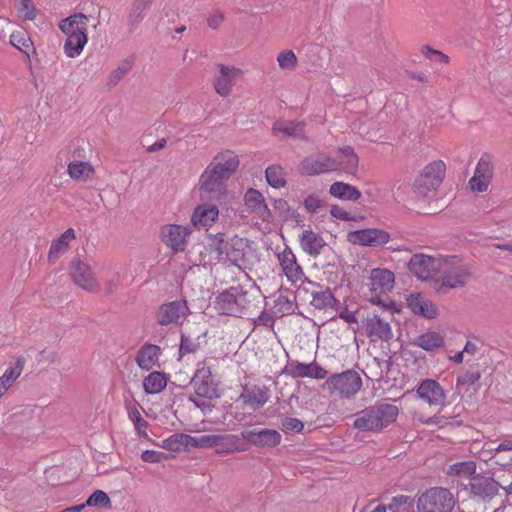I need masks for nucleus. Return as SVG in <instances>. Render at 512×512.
<instances>
[{
  "instance_id": "obj_1",
  "label": "nucleus",
  "mask_w": 512,
  "mask_h": 512,
  "mask_svg": "<svg viewBox=\"0 0 512 512\" xmlns=\"http://www.w3.org/2000/svg\"><path fill=\"white\" fill-rule=\"evenodd\" d=\"M399 409L393 404L374 405L356 414L354 428L365 432H380L395 422Z\"/></svg>"
},
{
  "instance_id": "obj_2",
  "label": "nucleus",
  "mask_w": 512,
  "mask_h": 512,
  "mask_svg": "<svg viewBox=\"0 0 512 512\" xmlns=\"http://www.w3.org/2000/svg\"><path fill=\"white\" fill-rule=\"evenodd\" d=\"M440 273L441 278L435 281V290L441 294L463 287L470 278L468 267L456 257L443 259Z\"/></svg>"
},
{
  "instance_id": "obj_3",
  "label": "nucleus",
  "mask_w": 512,
  "mask_h": 512,
  "mask_svg": "<svg viewBox=\"0 0 512 512\" xmlns=\"http://www.w3.org/2000/svg\"><path fill=\"white\" fill-rule=\"evenodd\" d=\"M238 162L209 165L201 176V189L211 198H218L226 191L225 182L236 169Z\"/></svg>"
},
{
  "instance_id": "obj_4",
  "label": "nucleus",
  "mask_w": 512,
  "mask_h": 512,
  "mask_svg": "<svg viewBox=\"0 0 512 512\" xmlns=\"http://www.w3.org/2000/svg\"><path fill=\"white\" fill-rule=\"evenodd\" d=\"M456 501L447 488L432 487L424 491L417 500L418 512H452Z\"/></svg>"
},
{
  "instance_id": "obj_5",
  "label": "nucleus",
  "mask_w": 512,
  "mask_h": 512,
  "mask_svg": "<svg viewBox=\"0 0 512 512\" xmlns=\"http://www.w3.org/2000/svg\"><path fill=\"white\" fill-rule=\"evenodd\" d=\"M446 172L444 162H429L414 182L415 192L423 197H433Z\"/></svg>"
},
{
  "instance_id": "obj_6",
  "label": "nucleus",
  "mask_w": 512,
  "mask_h": 512,
  "mask_svg": "<svg viewBox=\"0 0 512 512\" xmlns=\"http://www.w3.org/2000/svg\"><path fill=\"white\" fill-rule=\"evenodd\" d=\"M246 304V293L240 286H233L217 295L214 308L219 314L240 317L244 313Z\"/></svg>"
},
{
  "instance_id": "obj_7",
  "label": "nucleus",
  "mask_w": 512,
  "mask_h": 512,
  "mask_svg": "<svg viewBox=\"0 0 512 512\" xmlns=\"http://www.w3.org/2000/svg\"><path fill=\"white\" fill-rule=\"evenodd\" d=\"M325 385L331 394L349 399L360 391L362 379L356 371L347 370L328 377Z\"/></svg>"
},
{
  "instance_id": "obj_8",
  "label": "nucleus",
  "mask_w": 512,
  "mask_h": 512,
  "mask_svg": "<svg viewBox=\"0 0 512 512\" xmlns=\"http://www.w3.org/2000/svg\"><path fill=\"white\" fill-rule=\"evenodd\" d=\"M395 284L394 273L387 269L374 268L369 276L370 302L385 306L384 297L392 291Z\"/></svg>"
},
{
  "instance_id": "obj_9",
  "label": "nucleus",
  "mask_w": 512,
  "mask_h": 512,
  "mask_svg": "<svg viewBox=\"0 0 512 512\" xmlns=\"http://www.w3.org/2000/svg\"><path fill=\"white\" fill-rule=\"evenodd\" d=\"M443 259L434 258L426 254H415L411 257L409 271L421 281L434 279L441 270Z\"/></svg>"
},
{
  "instance_id": "obj_10",
  "label": "nucleus",
  "mask_w": 512,
  "mask_h": 512,
  "mask_svg": "<svg viewBox=\"0 0 512 512\" xmlns=\"http://www.w3.org/2000/svg\"><path fill=\"white\" fill-rule=\"evenodd\" d=\"M190 313L185 300L163 303L157 311V322L161 326L181 325Z\"/></svg>"
},
{
  "instance_id": "obj_11",
  "label": "nucleus",
  "mask_w": 512,
  "mask_h": 512,
  "mask_svg": "<svg viewBox=\"0 0 512 512\" xmlns=\"http://www.w3.org/2000/svg\"><path fill=\"white\" fill-rule=\"evenodd\" d=\"M225 255L234 266L241 270L249 269L256 258L248 242L242 238L233 239Z\"/></svg>"
},
{
  "instance_id": "obj_12",
  "label": "nucleus",
  "mask_w": 512,
  "mask_h": 512,
  "mask_svg": "<svg viewBox=\"0 0 512 512\" xmlns=\"http://www.w3.org/2000/svg\"><path fill=\"white\" fill-rule=\"evenodd\" d=\"M417 396L430 407H445L447 405V392L434 379L422 380L416 388Z\"/></svg>"
},
{
  "instance_id": "obj_13",
  "label": "nucleus",
  "mask_w": 512,
  "mask_h": 512,
  "mask_svg": "<svg viewBox=\"0 0 512 512\" xmlns=\"http://www.w3.org/2000/svg\"><path fill=\"white\" fill-rule=\"evenodd\" d=\"M191 385L197 396L213 399L218 397L216 385L212 379L211 368L205 363H199L191 379Z\"/></svg>"
},
{
  "instance_id": "obj_14",
  "label": "nucleus",
  "mask_w": 512,
  "mask_h": 512,
  "mask_svg": "<svg viewBox=\"0 0 512 512\" xmlns=\"http://www.w3.org/2000/svg\"><path fill=\"white\" fill-rule=\"evenodd\" d=\"M243 201L246 211L254 218L267 223L272 221V212L260 191L249 188L244 194Z\"/></svg>"
},
{
  "instance_id": "obj_15",
  "label": "nucleus",
  "mask_w": 512,
  "mask_h": 512,
  "mask_svg": "<svg viewBox=\"0 0 512 512\" xmlns=\"http://www.w3.org/2000/svg\"><path fill=\"white\" fill-rule=\"evenodd\" d=\"M282 374L293 378H311L322 380L327 376V371L316 361L302 363L297 360L288 361L282 370Z\"/></svg>"
},
{
  "instance_id": "obj_16",
  "label": "nucleus",
  "mask_w": 512,
  "mask_h": 512,
  "mask_svg": "<svg viewBox=\"0 0 512 512\" xmlns=\"http://www.w3.org/2000/svg\"><path fill=\"white\" fill-rule=\"evenodd\" d=\"M71 265L72 279L78 287L92 293H96L100 290V283L95 278L89 264L80 259H73Z\"/></svg>"
},
{
  "instance_id": "obj_17",
  "label": "nucleus",
  "mask_w": 512,
  "mask_h": 512,
  "mask_svg": "<svg viewBox=\"0 0 512 512\" xmlns=\"http://www.w3.org/2000/svg\"><path fill=\"white\" fill-rule=\"evenodd\" d=\"M363 329L370 342H388L393 337L390 323L376 314L363 321Z\"/></svg>"
},
{
  "instance_id": "obj_18",
  "label": "nucleus",
  "mask_w": 512,
  "mask_h": 512,
  "mask_svg": "<svg viewBox=\"0 0 512 512\" xmlns=\"http://www.w3.org/2000/svg\"><path fill=\"white\" fill-rule=\"evenodd\" d=\"M301 171L303 174L308 176L333 171H342L349 175H355L357 171V162H305Z\"/></svg>"
},
{
  "instance_id": "obj_19",
  "label": "nucleus",
  "mask_w": 512,
  "mask_h": 512,
  "mask_svg": "<svg viewBox=\"0 0 512 512\" xmlns=\"http://www.w3.org/2000/svg\"><path fill=\"white\" fill-rule=\"evenodd\" d=\"M277 260L281 267L282 274L286 277L288 282L295 284L303 279L304 271L298 264L296 255L291 248L286 246L282 251L278 252Z\"/></svg>"
},
{
  "instance_id": "obj_20",
  "label": "nucleus",
  "mask_w": 512,
  "mask_h": 512,
  "mask_svg": "<svg viewBox=\"0 0 512 512\" xmlns=\"http://www.w3.org/2000/svg\"><path fill=\"white\" fill-rule=\"evenodd\" d=\"M189 234L190 229L187 226L178 224H168L161 229L163 242L175 253L185 250Z\"/></svg>"
},
{
  "instance_id": "obj_21",
  "label": "nucleus",
  "mask_w": 512,
  "mask_h": 512,
  "mask_svg": "<svg viewBox=\"0 0 512 512\" xmlns=\"http://www.w3.org/2000/svg\"><path fill=\"white\" fill-rule=\"evenodd\" d=\"M390 236L387 232L369 228L352 231L348 234V240L352 244L363 246H378L388 243Z\"/></svg>"
},
{
  "instance_id": "obj_22",
  "label": "nucleus",
  "mask_w": 512,
  "mask_h": 512,
  "mask_svg": "<svg viewBox=\"0 0 512 512\" xmlns=\"http://www.w3.org/2000/svg\"><path fill=\"white\" fill-rule=\"evenodd\" d=\"M241 438L258 447H276L281 442V435L274 429L243 430Z\"/></svg>"
},
{
  "instance_id": "obj_23",
  "label": "nucleus",
  "mask_w": 512,
  "mask_h": 512,
  "mask_svg": "<svg viewBox=\"0 0 512 512\" xmlns=\"http://www.w3.org/2000/svg\"><path fill=\"white\" fill-rule=\"evenodd\" d=\"M218 73L214 79V88L216 92L226 97L230 95L232 87L237 77L241 74V70L234 66L217 65Z\"/></svg>"
},
{
  "instance_id": "obj_24",
  "label": "nucleus",
  "mask_w": 512,
  "mask_h": 512,
  "mask_svg": "<svg viewBox=\"0 0 512 512\" xmlns=\"http://www.w3.org/2000/svg\"><path fill=\"white\" fill-rule=\"evenodd\" d=\"M493 170L491 162H478L468 181L470 190L476 193L487 191L493 178Z\"/></svg>"
},
{
  "instance_id": "obj_25",
  "label": "nucleus",
  "mask_w": 512,
  "mask_h": 512,
  "mask_svg": "<svg viewBox=\"0 0 512 512\" xmlns=\"http://www.w3.org/2000/svg\"><path fill=\"white\" fill-rule=\"evenodd\" d=\"M407 305L415 315L428 319H434L438 315V309L433 301L421 293L410 294L407 297Z\"/></svg>"
},
{
  "instance_id": "obj_26",
  "label": "nucleus",
  "mask_w": 512,
  "mask_h": 512,
  "mask_svg": "<svg viewBox=\"0 0 512 512\" xmlns=\"http://www.w3.org/2000/svg\"><path fill=\"white\" fill-rule=\"evenodd\" d=\"M500 485L493 478L474 476L470 480L471 493L483 500L492 499L499 492Z\"/></svg>"
},
{
  "instance_id": "obj_27",
  "label": "nucleus",
  "mask_w": 512,
  "mask_h": 512,
  "mask_svg": "<svg viewBox=\"0 0 512 512\" xmlns=\"http://www.w3.org/2000/svg\"><path fill=\"white\" fill-rule=\"evenodd\" d=\"M219 217V210L216 205L213 204H201L198 205L191 216V222L194 227L208 228L213 225V223Z\"/></svg>"
},
{
  "instance_id": "obj_28",
  "label": "nucleus",
  "mask_w": 512,
  "mask_h": 512,
  "mask_svg": "<svg viewBox=\"0 0 512 512\" xmlns=\"http://www.w3.org/2000/svg\"><path fill=\"white\" fill-rule=\"evenodd\" d=\"M88 27V17L83 13H75L62 19L58 28L67 37L77 36L86 33Z\"/></svg>"
},
{
  "instance_id": "obj_29",
  "label": "nucleus",
  "mask_w": 512,
  "mask_h": 512,
  "mask_svg": "<svg viewBox=\"0 0 512 512\" xmlns=\"http://www.w3.org/2000/svg\"><path fill=\"white\" fill-rule=\"evenodd\" d=\"M161 348L154 344H145L136 354L135 361L142 370H151L158 366Z\"/></svg>"
},
{
  "instance_id": "obj_30",
  "label": "nucleus",
  "mask_w": 512,
  "mask_h": 512,
  "mask_svg": "<svg viewBox=\"0 0 512 512\" xmlns=\"http://www.w3.org/2000/svg\"><path fill=\"white\" fill-rule=\"evenodd\" d=\"M304 127L303 122L278 120L273 125V131L280 139H303L305 137Z\"/></svg>"
},
{
  "instance_id": "obj_31",
  "label": "nucleus",
  "mask_w": 512,
  "mask_h": 512,
  "mask_svg": "<svg viewBox=\"0 0 512 512\" xmlns=\"http://www.w3.org/2000/svg\"><path fill=\"white\" fill-rule=\"evenodd\" d=\"M299 243L302 250L310 256H318L326 245L324 239L311 229L302 231Z\"/></svg>"
},
{
  "instance_id": "obj_32",
  "label": "nucleus",
  "mask_w": 512,
  "mask_h": 512,
  "mask_svg": "<svg viewBox=\"0 0 512 512\" xmlns=\"http://www.w3.org/2000/svg\"><path fill=\"white\" fill-rule=\"evenodd\" d=\"M25 359L22 356L13 358L0 376V382L11 388L24 370Z\"/></svg>"
},
{
  "instance_id": "obj_33",
  "label": "nucleus",
  "mask_w": 512,
  "mask_h": 512,
  "mask_svg": "<svg viewBox=\"0 0 512 512\" xmlns=\"http://www.w3.org/2000/svg\"><path fill=\"white\" fill-rule=\"evenodd\" d=\"M75 238V231L72 228L64 231L57 239H55L49 250V261H54L64 253L67 252L69 248V243Z\"/></svg>"
},
{
  "instance_id": "obj_34",
  "label": "nucleus",
  "mask_w": 512,
  "mask_h": 512,
  "mask_svg": "<svg viewBox=\"0 0 512 512\" xmlns=\"http://www.w3.org/2000/svg\"><path fill=\"white\" fill-rule=\"evenodd\" d=\"M331 196L343 200L355 202L361 197V192L357 187L343 182H335L329 188Z\"/></svg>"
},
{
  "instance_id": "obj_35",
  "label": "nucleus",
  "mask_w": 512,
  "mask_h": 512,
  "mask_svg": "<svg viewBox=\"0 0 512 512\" xmlns=\"http://www.w3.org/2000/svg\"><path fill=\"white\" fill-rule=\"evenodd\" d=\"M67 172L74 181L86 182L93 177L94 168L90 162H69Z\"/></svg>"
},
{
  "instance_id": "obj_36",
  "label": "nucleus",
  "mask_w": 512,
  "mask_h": 512,
  "mask_svg": "<svg viewBox=\"0 0 512 512\" xmlns=\"http://www.w3.org/2000/svg\"><path fill=\"white\" fill-rule=\"evenodd\" d=\"M167 379L158 371H153L143 379V389L146 394H158L165 389Z\"/></svg>"
},
{
  "instance_id": "obj_37",
  "label": "nucleus",
  "mask_w": 512,
  "mask_h": 512,
  "mask_svg": "<svg viewBox=\"0 0 512 512\" xmlns=\"http://www.w3.org/2000/svg\"><path fill=\"white\" fill-rule=\"evenodd\" d=\"M87 42H88L87 33L77 35V36L74 35L72 37H67V39L64 43V46H63L65 55L68 58L78 57L82 53Z\"/></svg>"
},
{
  "instance_id": "obj_38",
  "label": "nucleus",
  "mask_w": 512,
  "mask_h": 512,
  "mask_svg": "<svg viewBox=\"0 0 512 512\" xmlns=\"http://www.w3.org/2000/svg\"><path fill=\"white\" fill-rule=\"evenodd\" d=\"M243 402L253 409L263 406L269 399L268 391L263 387H254L242 395Z\"/></svg>"
},
{
  "instance_id": "obj_39",
  "label": "nucleus",
  "mask_w": 512,
  "mask_h": 512,
  "mask_svg": "<svg viewBox=\"0 0 512 512\" xmlns=\"http://www.w3.org/2000/svg\"><path fill=\"white\" fill-rule=\"evenodd\" d=\"M311 305L319 310L332 308L336 299L331 291L327 289L313 290L311 292Z\"/></svg>"
},
{
  "instance_id": "obj_40",
  "label": "nucleus",
  "mask_w": 512,
  "mask_h": 512,
  "mask_svg": "<svg viewBox=\"0 0 512 512\" xmlns=\"http://www.w3.org/2000/svg\"><path fill=\"white\" fill-rule=\"evenodd\" d=\"M223 438H228L223 440L217 449L216 453L221 455L233 454L236 452H244L247 450V447L241 443L240 437L235 434H224Z\"/></svg>"
},
{
  "instance_id": "obj_41",
  "label": "nucleus",
  "mask_w": 512,
  "mask_h": 512,
  "mask_svg": "<svg viewBox=\"0 0 512 512\" xmlns=\"http://www.w3.org/2000/svg\"><path fill=\"white\" fill-rule=\"evenodd\" d=\"M149 7V5H147L145 2H142L141 0H134L127 21L130 33L138 28L139 24L144 19V12Z\"/></svg>"
},
{
  "instance_id": "obj_42",
  "label": "nucleus",
  "mask_w": 512,
  "mask_h": 512,
  "mask_svg": "<svg viewBox=\"0 0 512 512\" xmlns=\"http://www.w3.org/2000/svg\"><path fill=\"white\" fill-rule=\"evenodd\" d=\"M86 153V142L84 140L76 139L71 141L66 149L59 152L58 158L74 160L83 159L87 157Z\"/></svg>"
},
{
  "instance_id": "obj_43",
  "label": "nucleus",
  "mask_w": 512,
  "mask_h": 512,
  "mask_svg": "<svg viewBox=\"0 0 512 512\" xmlns=\"http://www.w3.org/2000/svg\"><path fill=\"white\" fill-rule=\"evenodd\" d=\"M476 463L473 460H467L462 462H457L450 465L447 469V475L456 476L459 478H470L476 473Z\"/></svg>"
},
{
  "instance_id": "obj_44",
  "label": "nucleus",
  "mask_w": 512,
  "mask_h": 512,
  "mask_svg": "<svg viewBox=\"0 0 512 512\" xmlns=\"http://www.w3.org/2000/svg\"><path fill=\"white\" fill-rule=\"evenodd\" d=\"M444 343L443 337L437 332H427L420 335L414 344L426 351L440 348Z\"/></svg>"
},
{
  "instance_id": "obj_45",
  "label": "nucleus",
  "mask_w": 512,
  "mask_h": 512,
  "mask_svg": "<svg viewBox=\"0 0 512 512\" xmlns=\"http://www.w3.org/2000/svg\"><path fill=\"white\" fill-rule=\"evenodd\" d=\"M267 183L275 189H280L286 185V178L283 168L280 165L273 164L265 171Z\"/></svg>"
},
{
  "instance_id": "obj_46",
  "label": "nucleus",
  "mask_w": 512,
  "mask_h": 512,
  "mask_svg": "<svg viewBox=\"0 0 512 512\" xmlns=\"http://www.w3.org/2000/svg\"><path fill=\"white\" fill-rule=\"evenodd\" d=\"M141 145L146 152L154 153L169 148L173 145V142L169 138L161 137L152 141L151 134L143 135L141 137Z\"/></svg>"
},
{
  "instance_id": "obj_47",
  "label": "nucleus",
  "mask_w": 512,
  "mask_h": 512,
  "mask_svg": "<svg viewBox=\"0 0 512 512\" xmlns=\"http://www.w3.org/2000/svg\"><path fill=\"white\" fill-rule=\"evenodd\" d=\"M134 61L132 58H126L122 60L116 69H114L107 79V84L110 87L116 86L124 76L132 69Z\"/></svg>"
},
{
  "instance_id": "obj_48",
  "label": "nucleus",
  "mask_w": 512,
  "mask_h": 512,
  "mask_svg": "<svg viewBox=\"0 0 512 512\" xmlns=\"http://www.w3.org/2000/svg\"><path fill=\"white\" fill-rule=\"evenodd\" d=\"M10 44L27 56H29V51L33 49V43L25 31L13 32L10 35Z\"/></svg>"
},
{
  "instance_id": "obj_49",
  "label": "nucleus",
  "mask_w": 512,
  "mask_h": 512,
  "mask_svg": "<svg viewBox=\"0 0 512 512\" xmlns=\"http://www.w3.org/2000/svg\"><path fill=\"white\" fill-rule=\"evenodd\" d=\"M128 418L134 424L139 434L145 435L147 430V421L142 417L139 405L135 402L127 406Z\"/></svg>"
},
{
  "instance_id": "obj_50",
  "label": "nucleus",
  "mask_w": 512,
  "mask_h": 512,
  "mask_svg": "<svg viewBox=\"0 0 512 512\" xmlns=\"http://www.w3.org/2000/svg\"><path fill=\"white\" fill-rule=\"evenodd\" d=\"M326 206V199L318 193H310L303 200V207L309 214H315Z\"/></svg>"
},
{
  "instance_id": "obj_51",
  "label": "nucleus",
  "mask_w": 512,
  "mask_h": 512,
  "mask_svg": "<svg viewBox=\"0 0 512 512\" xmlns=\"http://www.w3.org/2000/svg\"><path fill=\"white\" fill-rule=\"evenodd\" d=\"M83 508L86 507H99V508H110L111 500L106 492L103 490H95L86 500L81 503Z\"/></svg>"
},
{
  "instance_id": "obj_52",
  "label": "nucleus",
  "mask_w": 512,
  "mask_h": 512,
  "mask_svg": "<svg viewBox=\"0 0 512 512\" xmlns=\"http://www.w3.org/2000/svg\"><path fill=\"white\" fill-rule=\"evenodd\" d=\"M164 448L173 451H187L186 434L175 433L164 440Z\"/></svg>"
},
{
  "instance_id": "obj_53",
  "label": "nucleus",
  "mask_w": 512,
  "mask_h": 512,
  "mask_svg": "<svg viewBox=\"0 0 512 512\" xmlns=\"http://www.w3.org/2000/svg\"><path fill=\"white\" fill-rule=\"evenodd\" d=\"M199 348L200 343L198 339L182 334L179 345V358H182L187 354L195 353Z\"/></svg>"
},
{
  "instance_id": "obj_54",
  "label": "nucleus",
  "mask_w": 512,
  "mask_h": 512,
  "mask_svg": "<svg viewBox=\"0 0 512 512\" xmlns=\"http://www.w3.org/2000/svg\"><path fill=\"white\" fill-rule=\"evenodd\" d=\"M208 246L210 249L217 253V257L221 259L223 255H225L226 250L228 249L224 235L221 233L210 235L208 240Z\"/></svg>"
},
{
  "instance_id": "obj_55",
  "label": "nucleus",
  "mask_w": 512,
  "mask_h": 512,
  "mask_svg": "<svg viewBox=\"0 0 512 512\" xmlns=\"http://www.w3.org/2000/svg\"><path fill=\"white\" fill-rule=\"evenodd\" d=\"M277 62L281 69L292 70L297 65V57L292 50H285L278 54Z\"/></svg>"
},
{
  "instance_id": "obj_56",
  "label": "nucleus",
  "mask_w": 512,
  "mask_h": 512,
  "mask_svg": "<svg viewBox=\"0 0 512 512\" xmlns=\"http://www.w3.org/2000/svg\"><path fill=\"white\" fill-rule=\"evenodd\" d=\"M17 10L19 15L25 20H34L36 17L35 6L31 0H19Z\"/></svg>"
},
{
  "instance_id": "obj_57",
  "label": "nucleus",
  "mask_w": 512,
  "mask_h": 512,
  "mask_svg": "<svg viewBox=\"0 0 512 512\" xmlns=\"http://www.w3.org/2000/svg\"><path fill=\"white\" fill-rule=\"evenodd\" d=\"M141 459L147 463H160L164 460H167L168 456L161 451L145 450L141 454Z\"/></svg>"
},
{
  "instance_id": "obj_58",
  "label": "nucleus",
  "mask_w": 512,
  "mask_h": 512,
  "mask_svg": "<svg viewBox=\"0 0 512 512\" xmlns=\"http://www.w3.org/2000/svg\"><path fill=\"white\" fill-rule=\"evenodd\" d=\"M481 375L478 371H467L465 374L459 376L456 381V386L474 385L480 379Z\"/></svg>"
},
{
  "instance_id": "obj_59",
  "label": "nucleus",
  "mask_w": 512,
  "mask_h": 512,
  "mask_svg": "<svg viewBox=\"0 0 512 512\" xmlns=\"http://www.w3.org/2000/svg\"><path fill=\"white\" fill-rule=\"evenodd\" d=\"M282 426L285 430L291 432H301L304 429V424L301 420L293 417H285L282 420Z\"/></svg>"
},
{
  "instance_id": "obj_60",
  "label": "nucleus",
  "mask_w": 512,
  "mask_h": 512,
  "mask_svg": "<svg viewBox=\"0 0 512 512\" xmlns=\"http://www.w3.org/2000/svg\"><path fill=\"white\" fill-rule=\"evenodd\" d=\"M330 214L334 218L343 220V221H347V220L351 219L349 212H347L345 209H343L342 207H340L338 205L331 206Z\"/></svg>"
},
{
  "instance_id": "obj_61",
  "label": "nucleus",
  "mask_w": 512,
  "mask_h": 512,
  "mask_svg": "<svg viewBox=\"0 0 512 512\" xmlns=\"http://www.w3.org/2000/svg\"><path fill=\"white\" fill-rule=\"evenodd\" d=\"M424 49H425L424 54H425L426 58L431 59L432 56H436L438 58V61L441 63L447 64L449 62V57L447 55H445L444 53H442L438 50H433L428 46L424 47Z\"/></svg>"
},
{
  "instance_id": "obj_62",
  "label": "nucleus",
  "mask_w": 512,
  "mask_h": 512,
  "mask_svg": "<svg viewBox=\"0 0 512 512\" xmlns=\"http://www.w3.org/2000/svg\"><path fill=\"white\" fill-rule=\"evenodd\" d=\"M223 20L224 14L221 11L217 10L209 16L207 23L211 29H217L221 25Z\"/></svg>"
},
{
  "instance_id": "obj_63",
  "label": "nucleus",
  "mask_w": 512,
  "mask_h": 512,
  "mask_svg": "<svg viewBox=\"0 0 512 512\" xmlns=\"http://www.w3.org/2000/svg\"><path fill=\"white\" fill-rule=\"evenodd\" d=\"M274 208L282 215L287 216L288 213L291 211V207L289 206L288 202L284 199H277L274 202Z\"/></svg>"
},
{
  "instance_id": "obj_64",
  "label": "nucleus",
  "mask_w": 512,
  "mask_h": 512,
  "mask_svg": "<svg viewBox=\"0 0 512 512\" xmlns=\"http://www.w3.org/2000/svg\"><path fill=\"white\" fill-rule=\"evenodd\" d=\"M122 278H121V275L119 272H115L112 276H111V279H109L106 283V290L108 292H113L117 286L120 284Z\"/></svg>"
}]
</instances>
